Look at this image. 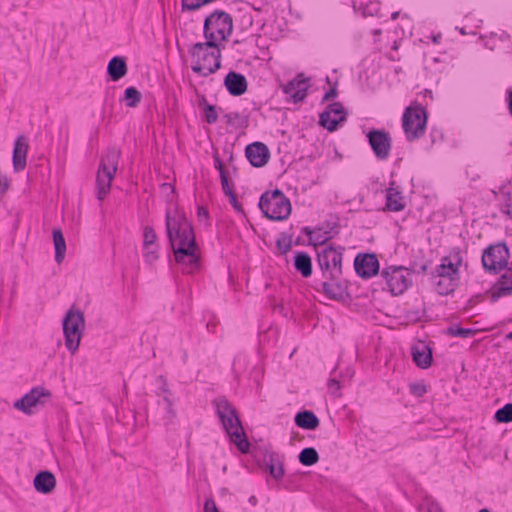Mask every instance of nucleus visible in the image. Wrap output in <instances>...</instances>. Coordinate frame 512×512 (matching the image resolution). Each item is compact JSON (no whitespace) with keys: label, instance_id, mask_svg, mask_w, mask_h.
Here are the masks:
<instances>
[{"label":"nucleus","instance_id":"1","mask_svg":"<svg viewBox=\"0 0 512 512\" xmlns=\"http://www.w3.org/2000/svg\"><path fill=\"white\" fill-rule=\"evenodd\" d=\"M166 233L176 263L183 273L191 274L199 268L200 251L191 223L184 212L177 208L167 210Z\"/></svg>","mask_w":512,"mask_h":512},{"label":"nucleus","instance_id":"2","mask_svg":"<svg viewBox=\"0 0 512 512\" xmlns=\"http://www.w3.org/2000/svg\"><path fill=\"white\" fill-rule=\"evenodd\" d=\"M213 404L223 428L231 441L242 453H247L249 451L250 443L246 438L236 409L224 397L215 399Z\"/></svg>","mask_w":512,"mask_h":512},{"label":"nucleus","instance_id":"3","mask_svg":"<svg viewBox=\"0 0 512 512\" xmlns=\"http://www.w3.org/2000/svg\"><path fill=\"white\" fill-rule=\"evenodd\" d=\"M192 59L191 69L200 76L207 77L221 67V50L219 44L205 41L193 44L189 50Z\"/></svg>","mask_w":512,"mask_h":512},{"label":"nucleus","instance_id":"4","mask_svg":"<svg viewBox=\"0 0 512 512\" xmlns=\"http://www.w3.org/2000/svg\"><path fill=\"white\" fill-rule=\"evenodd\" d=\"M120 157V149L111 147L106 150L100 159L96 175L97 198L99 200H103L110 191Z\"/></svg>","mask_w":512,"mask_h":512},{"label":"nucleus","instance_id":"5","mask_svg":"<svg viewBox=\"0 0 512 512\" xmlns=\"http://www.w3.org/2000/svg\"><path fill=\"white\" fill-rule=\"evenodd\" d=\"M233 31V20L229 13L215 10L205 18L204 37L207 41L219 44L227 40Z\"/></svg>","mask_w":512,"mask_h":512},{"label":"nucleus","instance_id":"6","mask_svg":"<svg viewBox=\"0 0 512 512\" xmlns=\"http://www.w3.org/2000/svg\"><path fill=\"white\" fill-rule=\"evenodd\" d=\"M258 206L265 217L274 221L285 220L291 214L290 200L279 189L264 192Z\"/></svg>","mask_w":512,"mask_h":512},{"label":"nucleus","instance_id":"7","mask_svg":"<svg viewBox=\"0 0 512 512\" xmlns=\"http://www.w3.org/2000/svg\"><path fill=\"white\" fill-rule=\"evenodd\" d=\"M84 328L85 318L83 312L71 307L63 319V333L65 346L72 354L79 348Z\"/></svg>","mask_w":512,"mask_h":512},{"label":"nucleus","instance_id":"8","mask_svg":"<svg viewBox=\"0 0 512 512\" xmlns=\"http://www.w3.org/2000/svg\"><path fill=\"white\" fill-rule=\"evenodd\" d=\"M427 113L422 106L407 107L402 117V127L408 141L422 137L426 130Z\"/></svg>","mask_w":512,"mask_h":512},{"label":"nucleus","instance_id":"9","mask_svg":"<svg viewBox=\"0 0 512 512\" xmlns=\"http://www.w3.org/2000/svg\"><path fill=\"white\" fill-rule=\"evenodd\" d=\"M342 250V247L336 249L330 245L317 252L321 270L328 273L331 279H337L342 274Z\"/></svg>","mask_w":512,"mask_h":512},{"label":"nucleus","instance_id":"10","mask_svg":"<svg viewBox=\"0 0 512 512\" xmlns=\"http://www.w3.org/2000/svg\"><path fill=\"white\" fill-rule=\"evenodd\" d=\"M389 291L393 295H400L412 284V273L404 267H388L382 271Z\"/></svg>","mask_w":512,"mask_h":512},{"label":"nucleus","instance_id":"11","mask_svg":"<svg viewBox=\"0 0 512 512\" xmlns=\"http://www.w3.org/2000/svg\"><path fill=\"white\" fill-rule=\"evenodd\" d=\"M509 250L506 244L499 243L486 248L482 255V264L487 271L497 273L508 263Z\"/></svg>","mask_w":512,"mask_h":512},{"label":"nucleus","instance_id":"12","mask_svg":"<svg viewBox=\"0 0 512 512\" xmlns=\"http://www.w3.org/2000/svg\"><path fill=\"white\" fill-rule=\"evenodd\" d=\"M367 137L377 159H388L392 147L389 133L384 130H372L367 134Z\"/></svg>","mask_w":512,"mask_h":512},{"label":"nucleus","instance_id":"13","mask_svg":"<svg viewBox=\"0 0 512 512\" xmlns=\"http://www.w3.org/2000/svg\"><path fill=\"white\" fill-rule=\"evenodd\" d=\"M346 120V113L340 102H334L320 114L319 123L328 131H334L340 122Z\"/></svg>","mask_w":512,"mask_h":512},{"label":"nucleus","instance_id":"14","mask_svg":"<svg viewBox=\"0 0 512 512\" xmlns=\"http://www.w3.org/2000/svg\"><path fill=\"white\" fill-rule=\"evenodd\" d=\"M354 268L359 277L368 279L377 274L379 262L375 254H358L354 259Z\"/></svg>","mask_w":512,"mask_h":512},{"label":"nucleus","instance_id":"15","mask_svg":"<svg viewBox=\"0 0 512 512\" xmlns=\"http://www.w3.org/2000/svg\"><path fill=\"white\" fill-rule=\"evenodd\" d=\"M308 88V79L303 74H298L293 80L282 86L283 92L294 103L301 102L306 98Z\"/></svg>","mask_w":512,"mask_h":512},{"label":"nucleus","instance_id":"16","mask_svg":"<svg viewBox=\"0 0 512 512\" xmlns=\"http://www.w3.org/2000/svg\"><path fill=\"white\" fill-rule=\"evenodd\" d=\"M29 150L28 140L24 135H19L15 142L12 155L13 169L16 173L21 172L27 165V154Z\"/></svg>","mask_w":512,"mask_h":512},{"label":"nucleus","instance_id":"17","mask_svg":"<svg viewBox=\"0 0 512 512\" xmlns=\"http://www.w3.org/2000/svg\"><path fill=\"white\" fill-rule=\"evenodd\" d=\"M246 157L254 167H262L270 159L268 147L261 142H255L246 147Z\"/></svg>","mask_w":512,"mask_h":512},{"label":"nucleus","instance_id":"18","mask_svg":"<svg viewBox=\"0 0 512 512\" xmlns=\"http://www.w3.org/2000/svg\"><path fill=\"white\" fill-rule=\"evenodd\" d=\"M224 85L232 96H241L248 88V82L245 76L235 71H230L226 75Z\"/></svg>","mask_w":512,"mask_h":512},{"label":"nucleus","instance_id":"19","mask_svg":"<svg viewBox=\"0 0 512 512\" xmlns=\"http://www.w3.org/2000/svg\"><path fill=\"white\" fill-rule=\"evenodd\" d=\"M460 264L461 259L459 257L456 262H453L449 257H443L441 259V264L436 268V276L448 278L458 282Z\"/></svg>","mask_w":512,"mask_h":512},{"label":"nucleus","instance_id":"20","mask_svg":"<svg viewBox=\"0 0 512 512\" xmlns=\"http://www.w3.org/2000/svg\"><path fill=\"white\" fill-rule=\"evenodd\" d=\"M48 392H43L37 388L32 389L29 393L25 394L22 398L17 400L14 407L18 410L23 411L26 414L32 413V408L39 403L41 396H48Z\"/></svg>","mask_w":512,"mask_h":512},{"label":"nucleus","instance_id":"21","mask_svg":"<svg viewBox=\"0 0 512 512\" xmlns=\"http://www.w3.org/2000/svg\"><path fill=\"white\" fill-rule=\"evenodd\" d=\"M33 484L37 492L49 494L56 486V478L50 471H41L36 474Z\"/></svg>","mask_w":512,"mask_h":512},{"label":"nucleus","instance_id":"22","mask_svg":"<svg viewBox=\"0 0 512 512\" xmlns=\"http://www.w3.org/2000/svg\"><path fill=\"white\" fill-rule=\"evenodd\" d=\"M412 356L416 365L422 369H427L432 363V351L423 342L412 347Z\"/></svg>","mask_w":512,"mask_h":512},{"label":"nucleus","instance_id":"23","mask_svg":"<svg viewBox=\"0 0 512 512\" xmlns=\"http://www.w3.org/2000/svg\"><path fill=\"white\" fill-rule=\"evenodd\" d=\"M406 204L404 198L395 187L390 186L386 189V209L391 212H400L404 210Z\"/></svg>","mask_w":512,"mask_h":512},{"label":"nucleus","instance_id":"24","mask_svg":"<svg viewBox=\"0 0 512 512\" xmlns=\"http://www.w3.org/2000/svg\"><path fill=\"white\" fill-rule=\"evenodd\" d=\"M294 421L295 424L302 429L314 430L319 426V419L309 410L298 412Z\"/></svg>","mask_w":512,"mask_h":512},{"label":"nucleus","instance_id":"25","mask_svg":"<svg viewBox=\"0 0 512 512\" xmlns=\"http://www.w3.org/2000/svg\"><path fill=\"white\" fill-rule=\"evenodd\" d=\"M107 72L113 81H118L124 77L127 73V64L124 58L113 57L108 63Z\"/></svg>","mask_w":512,"mask_h":512},{"label":"nucleus","instance_id":"26","mask_svg":"<svg viewBox=\"0 0 512 512\" xmlns=\"http://www.w3.org/2000/svg\"><path fill=\"white\" fill-rule=\"evenodd\" d=\"M355 11L360 12L364 17L375 16L379 13L380 4L371 0H352Z\"/></svg>","mask_w":512,"mask_h":512},{"label":"nucleus","instance_id":"27","mask_svg":"<svg viewBox=\"0 0 512 512\" xmlns=\"http://www.w3.org/2000/svg\"><path fill=\"white\" fill-rule=\"evenodd\" d=\"M295 269L305 278L312 274V262L306 252H296L294 259Z\"/></svg>","mask_w":512,"mask_h":512},{"label":"nucleus","instance_id":"28","mask_svg":"<svg viewBox=\"0 0 512 512\" xmlns=\"http://www.w3.org/2000/svg\"><path fill=\"white\" fill-rule=\"evenodd\" d=\"M265 462L267 470L274 479L279 480L284 476L285 471L283 462L280 460L278 454H269L268 458L265 459Z\"/></svg>","mask_w":512,"mask_h":512},{"label":"nucleus","instance_id":"29","mask_svg":"<svg viewBox=\"0 0 512 512\" xmlns=\"http://www.w3.org/2000/svg\"><path fill=\"white\" fill-rule=\"evenodd\" d=\"M53 242L55 248V261L60 264L65 258L66 242L60 229L53 230Z\"/></svg>","mask_w":512,"mask_h":512},{"label":"nucleus","instance_id":"30","mask_svg":"<svg viewBox=\"0 0 512 512\" xmlns=\"http://www.w3.org/2000/svg\"><path fill=\"white\" fill-rule=\"evenodd\" d=\"M496 294L498 296L512 294V262L511 266L505 271V273L499 279L496 285Z\"/></svg>","mask_w":512,"mask_h":512},{"label":"nucleus","instance_id":"31","mask_svg":"<svg viewBox=\"0 0 512 512\" xmlns=\"http://www.w3.org/2000/svg\"><path fill=\"white\" fill-rule=\"evenodd\" d=\"M299 461L304 466H312L319 461V455L315 448H304L299 454Z\"/></svg>","mask_w":512,"mask_h":512},{"label":"nucleus","instance_id":"32","mask_svg":"<svg viewBox=\"0 0 512 512\" xmlns=\"http://www.w3.org/2000/svg\"><path fill=\"white\" fill-rule=\"evenodd\" d=\"M305 232L309 236L310 241L315 246H322L330 239L329 233L327 231H323L320 228L314 230L305 228Z\"/></svg>","mask_w":512,"mask_h":512},{"label":"nucleus","instance_id":"33","mask_svg":"<svg viewBox=\"0 0 512 512\" xmlns=\"http://www.w3.org/2000/svg\"><path fill=\"white\" fill-rule=\"evenodd\" d=\"M437 278H438V280L435 282V286H436V290H437L438 294L448 295L455 290V288L457 286L456 281H453L448 278H443V277H437Z\"/></svg>","mask_w":512,"mask_h":512},{"label":"nucleus","instance_id":"34","mask_svg":"<svg viewBox=\"0 0 512 512\" xmlns=\"http://www.w3.org/2000/svg\"><path fill=\"white\" fill-rule=\"evenodd\" d=\"M494 419L498 423L512 422V403H507L502 408L498 409L494 415Z\"/></svg>","mask_w":512,"mask_h":512},{"label":"nucleus","instance_id":"35","mask_svg":"<svg viewBox=\"0 0 512 512\" xmlns=\"http://www.w3.org/2000/svg\"><path fill=\"white\" fill-rule=\"evenodd\" d=\"M126 105L130 108L136 107L142 99L141 93L135 87H128L125 90Z\"/></svg>","mask_w":512,"mask_h":512},{"label":"nucleus","instance_id":"36","mask_svg":"<svg viewBox=\"0 0 512 512\" xmlns=\"http://www.w3.org/2000/svg\"><path fill=\"white\" fill-rule=\"evenodd\" d=\"M322 289L324 293L331 299H337L341 297V286L337 283L323 282Z\"/></svg>","mask_w":512,"mask_h":512},{"label":"nucleus","instance_id":"37","mask_svg":"<svg viewBox=\"0 0 512 512\" xmlns=\"http://www.w3.org/2000/svg\"><path fill=\"white\" fill-rule=\"evenodd\" d=\"M143 256L145 258V261L148 264L151 265V264L155 263L159 257L158 245L157 244L148 245V248H147V246H143Z\"/></svg>","mask_w":512,"mask_h":512},{"label":"nucleus","instance_id":"38","mask_svg":"<svg viewBox=\"0 0 512 512\" xmlns=\"http://www.w3.org/2000/svg\"><path fill=\"white\" fill-rule=\"evenodd\" d=\"M475 333L474 330L468 329V328H462L458 325H454L448 328V334L453 337H461V338H468L470 336H473Z\"/></svg>","mask_w":512,"mask_h":512},{"label":"nucleus","instance_id":"39","mask_svg":"<svg viewBox=\"0 0 512 512\" xmlns=\"http://www.w3.org/2000/svg\"><path fill=\"white\" fill-rule=\"evenodd\" d=\"M157 235L155 230L151 226L144 227L143 230V246L157 244Z\"/></svg>","mask_w":512,"mask_h":512},{"label":"nucleus","instance_id":"40","mask_svg":"<svg viewBox=\"0 0 512 512\" xmlns=\"http://www.w3.org/2000/svg\"><path fill=\"white\" fill-rule=\"evenodd\" d=\"M204 117L208 124H214L218 119L216 107L212 104L206 103L204 106Z\"/></svg>","mask_w":512,"mask_h":512},{"label":"nucleus","instance_id":"41","mask_svg":"<svg viewBox=\"0 0 512 512\" xmlns=\"http://www.w3.org/2000/svg\"><path fill=\"white\" fill-rule=\"evenodd\" d=\"M214 0H182L183 9L194 11L199 9L201 6L213 2Z\"/></svg>","mask_w":512,"mask_h":512},{"label":"nucleus","instance_id":"42","mask_svg":"<svg viewBox=\"0 0 512 512\" xmlns=\"http://www.w3.org/2000/svg\"><path fill=\"white\" fill-rule=\"evenodd\" d=\"M11 186V178L8 174L0 171V195L3 196Z\"/></svg>","mask_w":512,"mask_h":512},{"label":"nucleus","instance_id":"43","mask_svg":"<svg viewBox=\"0 0 512 512\" xmlns=\"http://www.w3.org/2000/svg\"><path fill=\"white\" fill-rule=\"evenodd\" d=\"M409 388L411 394L416 397H421L427 392L426 386L422 383H412Z\"/></svg>","mask_w":512,"mask_h":512},{"label":"nucleus","instance_id":"44","mask_svg":"<svg viewBox=\"0 0 512 512\" xmlns=\"http://www.w3.org/2000/svg\"><path fill=\"white\" fill-rule=\"evenodd\" d=\"M158 382L160 383L159 390H160L161 394H163V397L168 396V397L172 398L173 394H172L171 390L169 389L167 379L161 375L158 377Z\"/></svg>","mask_w":512,"mask_h":512},{"label":"nucleus","instance_id":"45","mask_svg":"<svg viewBox=\"0 0 512 512\" xmlns=\"http://www.w3.org/2000/svg\"><path fill=\"white\" fill-rule=\"evenodd\" d=\"M163 401L166 404V411L169 415V420H173L176 416V411L174 409V400L168 396L163 397Z\"/></svg>","mask_w":512,"mask_h":512},{"label":"nucleus","instance_id":"46","mask_svg":"<svg viewBox=\"0 0 512 512\" xmlns=\"http://www.w3.org/2000/svg\"><path fill=\"white\" fill-rule=\"evenodd\" d=\"M421 510L423 512H443L439 503L435 501H429L424 506H422Z\"/></svg>","mask_w":512,"mask_h":512},{"label":"nucleus","instance_id":"47","mask_svg":"<svg viewBox=\"0 0 512 512\" xmlns=\"http://www.w3.org/2000/svg\"><path fill=\"white\" fill-rule=\"evenodd\" d=\"M220 180H221L223 192L228 197L231 196V194H234L233 190L229 186L227 174H223L222 177H220Z\"/></svg>","mask_w":512,"mask_h":512},{"label":"nucleus","instance_id":"48","mask_svg":"<svg viewBox=\"0 0 512 512\" xmlns=\"http://www.w3.org/2000/svg\"><path fill=\"white\" fill-rule=\"evenodd\" d=\"M204 512H218L215 501L212 498H208L204 504Z\"/></svg>","mask_w":512,"mask_h":512},{"label":"nucleus","instance_id":"49","mask_svg":"<svg viewBox=\"0 0 512 512\" xmlns=\"http://www.w3.org/2000/svg\"><path fill=\"white\" fill-rule=\"evenodd\" d=\"M341 386H340V382L337 380V379H330L328 381V389L332 392V393H337L339 390H340Z\"/></svg>","mask_w":512,"mask_h":512},{"label":"nucleus","instance_id":"50","mask_svg":"<svg viewBox=\"0 0 512 512\" xmlns=\"http://www.w3.org/2000/svg\"><path fill=\"white\" fill-rule=\"evenodd\" d=\"M337 96L336 87L330 88L323 96V101H329Z\"/></svg>","mask_w":512,"mask_h":512},{"label":"nucleus","instance_id":"51","mask_svg":"<svg viewBox=\"0 0 512 512\" xmlns=\"http://www.w3.org/2000/svg\"><path fill=\"white\" fill-rule=\"evenodd\" d=\"M214 166L219 171L220 177H222L223 174H226L224 165L219 158H215Z\"/></svg>","mask_w":512,"mask_h":512},{"label":"nucleus","instance_id":"52","mask_svg":"<svg viewBox=\"0 0 512 512\" xmlns=\"http://www.w3.org/2000/svg\"><path fill=\"white\" fill-rule=\"evenodd\" d=\"M230 203L237 211H242L241 205L238 203L235 193L229 196Z\"/></svg>","mask_w":512,"mask_h":512},{"label":"nucleus","instance_id":"53","mask_svg":"<svg viewBox=\"0 0 512 512\" xmlns=\"http://www.w3.org/2000/svg\"><path fill=\"white\" fill-rule=\"evenodd\" d=\"M197 214H198L199 219H207L208 218V211L204 207H198Z\"/></svg>","mask_w":512,"mask_h":512},{"label":"nucleus","instance_id":"54","mask_svg":"<svg viewBox=\"0 0 512 512\" xmlns=\"http://www.w3.org/2000/svg\"><path fill=\"white\" fill-rule=\"evenodd\" d=\"M508 100H509L508 101L509 112L512 115V91L509 92Z\"/></svg>","mask_w":512,"mask_h":512},{"label":"nucleus","instance_id":"55","mask_svg":"<svg viewBox=\"0 0 512 512\" xmlns=\"http://www.w3.org/2000/svg\"><path fill=\"white\" fill-rule=\"evenodd\" d=\"M250 503H252L253 505L256 504L257 500H256V497L255 496H251L250 499H249Z\"/></svg>","mask_w":512,"mask_h":512},{"label":"nucleus","instance_id":"56","mask_svg":"<svg viewBox=\"0 0 512 512\" xmlns=\"http://www.w3.org/2000/svg\"><path fill=\"white\" fill-rule=\"evenodd\" d=\"M427 268H428V267H427V265H426V264H423V265L421 266V268H420V269H421V271H422L423 273H425V272L427 271Z\"/></svg>","mask_w":512,"mask_h":512},{"label":"nucleus","instance_id":"57","mask_svg":"<svg viewBox=\"0 0 512 512\" xmlns=\"http://www.w3.org/2000/svg\"><path fill=\"white\" fill-rule=\"evenodd\" d=\"M440 38H441V36H440V35H439V36H434V37H433V42H434V43H438V41H439V39H440Z\"/></svg>","mask_w":512,"mask_h":512},{"label":"nucleus","instance_id":"58","mask_svg":"<svg viewBox=\"0 0 512 512\" xmlns=\"http://www.w3.org/2000/svg\"><path fill=\"white\" fill-rule=\"evenodd\" d=\"M398 14H399L398 12H394V13L392 14L391 18H392L393 20H395V19L398 17Z\"/></svg>","mask_w":512,"mask_h":512},{"label":"nucleus","instance_id":"59","mask_svg":"<svg viewBox=\"0 0 512 512\" xmlns=\"http://www.w3.org/2000/svg\"><path fill=\"white\" fill-rule=\"evenodd\" d=\"M506 339L512 340V331L506 335Z\"/></svg>","mask_w":512,"mask_h":512},{"label":"nucleus","instance_id":"60","mask_svg":"<svg viewBox=\"0 0 512 512\" xmlns=\"http://www.w3.org/2000/svg\"><path fill=\"white\" fill-rule=\"evenodd\" d=\"M290 249V244H287L284 248V252L288 251Z\"/></svg>","mask_w":512,"mask_h":512},{"label":"nucleus","instance_id":"61","mask_svg":"<svg viewBox=\"0 0 512 512\" xmlns=\"http://www.w3.org/2000/svg\"><path fill=\"white\" fill-rule=\"evenodd\" d=\"M480 512H490V510L484 508V509H481Z\"/></svg>","mask_w":512,"mask_h":512}]
</instances>
